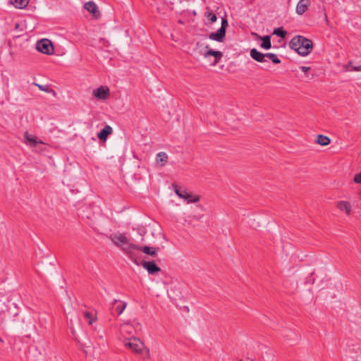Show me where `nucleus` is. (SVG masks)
<instances>
[{
  "instance_id": "obj_28",
  "label": "nucleus",
  "mask_w": 361,
  "mask_h": 361,
  "mask_svg": "<svg viewBox=\"0 0 361 361\" xmlns=\"http://www.w3.org/2000/svg\"><path fill=\"white\" fill-rule=\"evenodd\" d=\"M353 180L356 183L361 184V172L355 175Z\"/></svg>"
},
{
  "instance_id": "obj_13",
  "label": "nucleus",
  "mask_w": 361,
  "mask_h": 361,
  "mask_svg": "<svg viewBox=\"0 0 361 361\" xmlns=\"http://www.w3.org/2000/svg\"><path fill=\"white\" fill-rule=\"evenodd\" d=\"M226 37V31H224L223 29H219L216 32H212L209 35V39L212 40L217 41L219 42H222Z\"/></svg>"
},
{
  "instance_id": "obj_18",
  "label": "nucleus",
  "mask_w": 361,
  "mask_h": 361,
  "mask_svg": "<svg viewBox=\"0 0 361 361\" xmlns=\"http://www.w3.org/2000/svg\"><path fill=\"white\" fill-rule=\"evenodd\" d=\"M30 2V0H13L11 1L12 4L19 9H23L26 8Z\"/></svg>"
},
{
  "instance_id": "obj_12",
  "label": "nucleus",
  "mask_w": 361,
  "mask_h": 361,
  "mask_svg": "<svg viewBox=\"0 0 361 361\" xmlns=\"http://www.w3.org/2000/svg\"><path fill=\"white\" fill-rule=\"evenodd\" d=\"M24 137L25 139V144L29 145L31 147H35L37 144H44V142L42 140H38L36 136L29 135L27 133H25Z\"/></svg>"
},
{
  "instance_id": "obj_23",
  "label": "nucleus",
  "mask_w": 361,
  "mask_h": 361,
  "mask_svg": "<svg viewBox=\"0 0 361 361\" xmlns=\"http://www.w3.org/2000/svg\"><path fill=\"white\" fill-rule=\"evenodd\" d=\"M268 58L271 60L274 63L279 64L281 63V60L278 58L277 55L273 53H267L264 54V59Z\"/></svg>"
},
{
  "instance_id": "obj_6",
  "label": "nucleus",
  "mask_w": 361,
  "mask_h": 361,
  "mask_svg": "<svg viewBox=\"0 0 361 361\" xmlns=\"http://www.w3.org/2000/svg\"><path fill=\"white\" fill-rule=\"evenodd\" d=\"M205 49H207V50L203 51V52H201V54L204 57V58H207L209 56H214V62L213 63V65H216L217 64L220 60L221 59L222 56H223V53L220 51H214L213 49H209V47L208 46H206L205 47Z\"/></svg>"
},
{
  "instance_id": "obj_27",
  "label": "nucleus",
  "mask_w": 361,
  "mask_h": 361,
  "mask_svg": "<svg viewBox=\"0 0 361 361\" xmlns=\"http://www.w3.org/2000/svg\"><path fill=\"white\" fill-rule=\"evenodd\" d=\"M207 17L211 21V23H214L215 21H216L217 18L216 15L213 13H209Z\"/></svg>"
},
{
  "instance_id": "obj_30",
  "label": "nucleus",
  "mask_w": 361,
  "mask_h": 361,
  "mask_svg": "<svg viewBox=\"0 0 361 361\" xmlns=\"http://www.w3.org/2000/svg\"><path fill=\"white\" fill-rule=\"evenodd\" d=\"M352 61H349L347 64H345L343 68L345 71H352Z\"/></svg>"
},
{
  "instance_id": "obj_19",
  "label": "nucleus",
  "mask_w": 361,
  "mask_h": 361,
  "mask_svg": "<svg viewBox=\"0 0 361 361\" xmlns=\"http://www.w3.org/2000/svg\"><path fill=\"white\" fill-rule=\"evenodd\" d=\"M259 38L262 40V42L260 45L262 48L265 49H269L271 47L270 36L266 35L263 37H259Z\"/></svg>"
},
{
  "instance_id": "obj_17",
  "label": "nucleus",
  "mask_w": 361,
  "mask_h": 361,
  "mask_svg": "<svg viewBox=\"0 0 361 361\" xmlns=\"http://www.w3.org/2000/svg\"><path fill=\"white\" fill-rule=\"evenodd\" d=\"M118 302V305H116L115 309H116V311L117 312L118 314L120 315L123 313V312L124 311V310L126 309V306H127V303L125 302H123V301H120V300H114L113 302H112V306L114 305H115L116 303Z\"/></svg>"
},
{
  "instance_id": "obj_4",
  "label": "nucleus",
  "mask_w": 361,
  "mask_h": 361,
  "mask_svg": "<svg viewBox=\"0 0 361 361\" xmlns=\"http://www.w3.org/2000/svg\"><path fill=\"white\" fill-rule=\"evenodd\" d=\"M36 49L45 54L50 55L54 52V47L51 42L47 39H43L37 42Z\"/></svg>"
},
{
  "instance_id": "obj_3",
  "label": "nucleus",
  "mask_w": 361,
  "mask_h": 361,
  "mask_svg": "<svg viewBox=\"0 0 361 361\" xmlns=\"http://www.w3.org/2000/svg\"><path fill=\"white\" fill-rule=\"evenodd\" d=\"M112 243L121 248V250L130 257H131L132 252L134 250L135 245L130 243L127 237L122 233H114L109 236Z\"/></svg>"
},
{
  "instance_id": "obj_32",
  "label": "nucleus",
  "mask_w": 361,
  "mask_h": 361,
  "mask_svg": "<svg viewBox=\"0 0 361 361\" xmlns=\"http://www.w3.org/2000/svg\"><path fill=\"white\" fill-rule=\"evenodd\" d=\"M300 69H301L302 71L306 73V72H307L310 69V67H307V66H301Z\"/></svg>"
},
{
  "instance_id": "obj_25",
  "label": "nucleus",
  "mask_w": 361,
  "mask_h": 361,
  "mask_svg": "<svg viewBox=\"0 0 361 361\" xmlns=\"http://www.w3.org/2000/svg\"><path fill=\"white\" fill-rule=\"evenodd\" d=\"M273 34L280 37L281 38H285L287 32L284 30L283 27H278L274 29Z\"/></svg>"
},
{
  "instance_id": "obj_15",
  "label": "nucleus",
  "mask_w": 361,
  "mask_h": 361,
  "mask_svg": "<svg viewBox=\"0 0 361 361\" xmlns=\"http://www.w3.org/2000/svg\"><path fill=\"white\" fill-rule=\"evenodd\" d=\"M310 5L309 0H300L296 6V12L299 15L303 14Z\"/></svg>"
},
{
  "instance_id": "obj_11",
  "label": "nucleus",
  "mask_w": 361,
  "mask_h": 361,
  "mask_svg": "<svg viewBox=\"0 0 361 361\" xmlns=\"http://www.w3.org/2000/svg\"><path fill=\"white\" fill-rule=\"evenodd\" d=\"M336 207L341 212H344L347 216H350L351 214L352 206L351 204L348 201H338L336 203Z\"/></svg>"
},
{
  "instance_id": "obj_22",
  "label": "nucleus",
  "mask_w": 361,
  "mask_h": 361,
  "mask_svg": "<svg viewBox=\"0 0 361 361\" xmlns=\"http://www.w3.org/2000/svg\"><path fill=\"white\" fill-rule=\"evenodd\" d=\"M133 331V326L128 324L126 323L121 326L120 331L121 334H131Z\"/></svg>"
},
{
  "instance_id": "obj_33",
  "label": "nucleus",
  "mask_w": 361,
  "mask_h": 361,
  "mask_svg": "<svg viewBox=\"0 0 361 361\" xmlns=\"http://www.w3.org/2000/svg\"><path fill=\"white\" fill-rule=\"evenodd\" d=\"M192 218H193L194 219H196V220L199 221V220L200 219V218H201V217H197V216H192Z\"/></svg>"
},
{
  "instance_id": "obj_2",
  "label": "nucleus",
  "mask_w": 361,
  "mask_h": 361,
  "mask_svg": "<svg viewBox=\"0 0 361 361\" xmlns=\"http://www.w3.org/2000/svg\"><path fill=\"white\" fill-rule=\"evenodd\" d=\"M123 344L133 353L142 355L143 358H149V350L145 347L144 343H142L140 338L136 337L127 338L123 341Z\"/></svg>"
},
{
  "instance_id": "obj_29",
  "label": "nucleus",
  "mask_w": 361,
  "mask_h": 361,
  "mask_svg": "<svg viewBox=\"0 0 361 361\" xmlns=\"http://www.w3.org/2000/svg\"><path fill=\"white\" fill-rule=\"evenodd\" d=\"M227 26H228L227 20L225 18H222L221 26L220 29H223L224 31H226Z\"/></svg>"
},
{
  "instance_id": "obj_14",
  "label": "nucleus",
  "mask_w": 361,
  "mask_h": 361,
  "mask_svg": "<svg viewBox=\"0 0 361 361\" xmlns=\"http://www.w3.org/2000/svg\"><path fill=\"white\" fill-rule=\"evenodd\" d=\"M112 132V128L110 126L106 125L99 133H98L97 137L100 140L106 141L108 136L111 135Z\"/></svg>"
},
{
  "instance_id": "obj_10",
  "label": "nucleus",
  "mask_w": 361,
  "mask_h": 361,
  "mask_svg": "<svg viewBox=\"0 0 361 361\" xmlns=\"http://www.w3.org/2000/svg\"><path fill=\"white\" fill-rule=\"evenodd\" d=\"M134 250L142 251L145 254L154 257L157 255L158 251L159 250V248L149 246L135 245Z\"/></svg>"
},
{
  "instance_id": "obj_20",
  "label": "nucleus",
  "mask_w": 361,
  "mask_h": 361,
  "mask_svg": "<svg viewBox=\"0 0 361 361\" xmlns=\"http://www.w3.org/2000/svg\"><path fill=\"white\" fill-rule=\"evenodd\" d=\"M316 142L317 144L322 146H326L330 143L331 140L329 137H328L327 136L323 135H318Z\"/></svg>"
},
{
  "instance_id": "obj_8",
  "label": "nucleus",
  "mask_w": 361,
  "mask_h": 361,
  "mask_svg": "<svg viewBox=\"0 0 361 361\" xmlns=\"http://www.w3.org/2000/svg\"><path fill=\"white\" fill-rule=\"evenodd\" d=\"M92 94L99 99H106L109 95V90L107 87L100 86L94 90Z\"/></svg>"
},
{
  "instance_id": "obj_7",
  "label": "nucleus",
  "mask_w": 361,
  "mask_h": 361,
  "mask_svg": "<svg viewBox=\"0 0 361 361\" xmlns=\"http://www.w3.org/2000/svg\"><path fill=\"white\" fill-rule=\"evenodd\" d=\"M142 266L149 274H155L161 271L154 261H142Z\"/></svg>"
},
{
  "instance_id": "obj_16",
  "label": "nucleus",
  "mask_w": 361,
  "mask_h": 361,
  "mask_svg": "<svg viewBox=\"0 0 361 361\" xmlns=\"http://www.w3.org/2000/svg\"><path fill=\"white\" fill-rule=\"evenodd\" d=\"M250 56L257 62L264 63L267 61L264 59V54H262L257 51L256 49L253 48L250 50Z\"/></svg>"
},
{
  "instance_id": "obj_1",
  "label": "nucleus",
  "mask_w": 361,
  "mask_h": 361,
  "mask_svg": "<svg viewBox=\"0 0 361 361\" xmlns=\"http://www.w3.org/2000/svg\"><path fill=\"white\" fill-rule=\"evenodd\" d=\"M289 47L301 56L308 55L313 49L312 40L303 36L294 37L289 43Z\"/></svg>"
},
{
  "instance_id": "obj_31",
  "label": "nucleus",
  "mask_w": 361,
  "mask_h": 361,
  "mask_svg": "<svg viewBox=\"0 0 361 361\" xmlns=\"http://www.w3.org/2000/svg\"><path fill=\"white\" fill-rule=\"evenodd\" d=\"M352 71H361V65L357 66H352Z\"/></svg>"
},
{
  "instance_id": "obj_26",
  "label": "nucleus",
  "mask_w": 361,
  "mask_h": 361,
  "mask_svg": "<svg viewBox=\"0 0 361 361\" xmlns=\"http://www.w3.org/2000/svg\"><path fill=\"white\" fill-rule=\"evenodd\" d=\"M84 316H85V319L87 320V322L90 325L93 323L94 317H93V315L90 312H89L87 311L84 312Z\"/></svg>"
},
{
  "instance_id": "obj_24",
  "label": "nucleus",
  "mask_w": 361,
  "mask_h": 361,
  "mask_svg": "<svg viewBox=\"0 0 361 361\" xmlns=\"http://www.w3.org/2000/svg\"><path fill=\"white\" fill-rule=\"evenodd\" d=\"M33 85L37 86L41 91L48 92V93H53L54 94H56V92L54 90L51 89L48 85H42L37 84L36 82H33Z\"/></svg>"
},
{
  "instance_id": "obj_5",
  "label": "nucleus",
  "mask_w": 361,
  "mask_h": 361,
  "mask_svg": "<svg viewBox=\"0 0 361 361\" xmlns=\"http://www.w3.org/2000/svg\"><path fill=\"white\" fill-rule=\"evenodd\" d=\"M176 195L188 202V203H195L200 200L199 196L193 195L191 193H188L185 190H181L179 189L176 190Z\"/></svg>"
},
{
  "instance_id": "obj_9",
  "label": "nucleus",
  "mask_w": 361,
  "mask_h": 361,
  "mask_svg": "<svg viewBox=\"0 0 361 361\" xmlns=\"http://www.w3.org/2000/svg\"><path fill=\"white\" fill-rule=\"evenodd\" d=\"M84 8L87 10L95 18L100 17L101 13L98 9L97 4L92 1H87L84 4Z\"/></svg>"
},
{
  "instance_id": "obj_21",
  "label": "nucleus",
  "mask_w": 361,
  "mask_h": 361,
  "mask_svg": "<svg viewBox=\"0 0 361 361\" xmlns=\"http://www.w3.org/2000/svg\"><path fill=\"white\" fill-rule=\"evenodd\" d=\"M167 160L168 155L166 152H161L157 154L156 161L157 163H161V166H164Z\"/></svg>"
},
{
  "instance_id": "obj_34",
  "label": "nucleus",
  "mask_w": 361,
  "mask_h": 361,
  "mask_svg": "<svg viewBox=\"0 0 361 361\" xmlns=\"http://www.w3.org/2000/svg\"><path fill=\"white\" fill-rule=\"evenodd\" d=\"M0 342H3V340L0 338Z\"/></svg>"
}]
</instances>
